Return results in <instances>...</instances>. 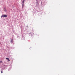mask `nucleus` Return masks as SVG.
Instances as JSON below:
<instances>
[{
  "mask_svg": "<svg viewBox=\"0 0 75 75\" xmlns=\"http://www.w3.org/2000/svg\"><path fill=\"white\" fill-rule=\"evenodd\" d=\"M0 63H1L2 62V61H0Z\"/></svg>",
  "mask_w": 75,
  "mask_h": 75,
  "instance_id": "obj_7",
  "label": "nucleus"
},
{
  "mask_svg": "<svg viewBox=\"0 0 75 75\" xmlns=\"http://www.w3.org/2000/svg\"><path fill=\"white\" fill-rule=\"evenodd\" d=\"M0 44H1V43L0 42Z\"/></svg>",
  "mask_w": 75,
  "mask_h": 75,
  "instance_id": "obj_8",
  "label": "nucleus"
},
{
  "mask_svg": "<svg viewBox=\"0 0 75 75\" xmlns=\"http://www.w3.org/2000/svg\"><path fill=\"white\" fill-rule=\"evenodd\" d=\"M24 1H25V0H23L22 2L23 4H24Z\"/></svg>",
  "mask_w": 75,
  "mask_h": 75,
  "instance_id": "obj_4",
  "label": "nucleus"
},
{
  "mask_svg": "<svg viewBox=\"0 0 75 75\" xmlns=\"http://www.w3.org/2000/svg\"><path fill=\"white\" fill-rule=\"evenodd\" d=\"M7 17V15H3L1 16V17Z\"/></svg>",
  "mask_w": 75,
  "mask_h": 75,
  "instance_id": "obj_1",
  "label": "nucleus"
},
{
  "mask_svg": "<svg viewBox=\"0 0 75 75\" xmlns=\"http://www.w3.org/2000/svg\"><path fill=\"white\" fill-rule=\"evenodd\" d=\"M6 59H7V60H8V62H9L10 61V59H9V58H6Z\"/></svg>",
  "mask_w": 75,
  "mask_h": 75,
  "instance_id": "obj_2",
  "label": "nucleus"
},
{
  "mask_svg": "<svg viewBox=\"0 0 75 75\" xmlns=\"http://www.w3.org/2000/svg\"><path fill=\"white\" fill-rule=\"evenodd\" d=\"M23 6H24V4H22L23 8Z\"/></svg>",
  "mask_w": 75,
  "mask_h": 75,
  "instance_id": "obj_5",
  "label": "nucleus"
},
{
  "mask_svg": "<svg viewBox=\"0 0 75 75\" xmlns=\"http://www.w3.org/2000/svg\"><path fill=\"white\" fill-rule=\"evenodd\" d=\"M10 40H11V42H13V39H10Z\"/></svg>",
  "mask_w": 75,
  "mask_h": 75,
  "instance_id": "obj_3",
  "label": "nucleus"
},
{
  "mask_svg": "<svg viewBox=\"0 0 75 75\" xmlns=\"http://www.w3.org/2000/svg\"><path fill=\"white\" fill-rule=\"evenodd\" d=\"M1 74H2V73H3V71H1Z\"/></svg>",
  "mask_w": 75,
  "mask_h": 75,
  "instance_id": "obj_6",
  "label": "nucleus"
}]
</instances>
